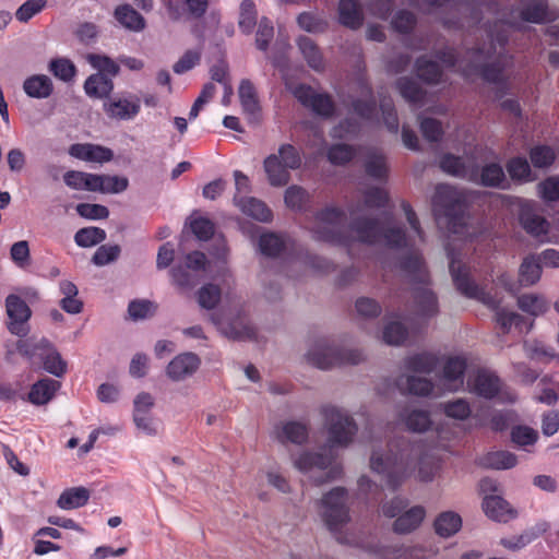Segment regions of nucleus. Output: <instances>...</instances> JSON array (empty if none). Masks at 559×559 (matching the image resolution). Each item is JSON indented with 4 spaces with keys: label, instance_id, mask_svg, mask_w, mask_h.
Wrapping results in <instances>:
<instances>
[{
    "label": "nucleus",
    "instance_id": "obj_3",
    "mask_svg": "<svg viewBox=\"0 0 559 559\" xmlns=\"http://www.w3.org/2000/svg\"><path fill=\"white\" fill-rule=\"evenodd\" d=\"M369 466L389 486L395 487L409 477L431 481L439 463L436 457L423 454L417 448L389 443L383 449H372Z\"/></svg>",
    "mask_w": 559,
    "mask_h": 559
},
{
    "label": "nucleus",
    "instance_id": "obj_37",
    "mask_svg": "<svg viewBox=\"0 0 559 559\" xmlns=\"http://www.w3.org/2000/svg\"><path fill=\"white\" fill-rule=\"evenodd\" d=\"M402 97L416 107H423L427 104L426 93L412 79L402 78L396 83Z\"/></svg>",
    "mask_w": 559,
    "mask_h": 559
},
{
    "label": "nucleus",
    "instance_id": "obj_19",
    "mask_svg": "<svg viewBox=\"0 0 559 559\" xmlns=\"http://www.w3.org/2000/svg\"><path fill=\"white\" fill-rule=\"evenodd\" d=\"M413 314L420 321H427L439 312V305L436 295L427 286H419L414 289Z\"/></svg>",
    "mask_w": 559,
    "mask_h": 559
},
{
    "label": "nucleus",
    "instance_id": "obj_48",
    "mask_svg": "<svg viewBox=\"0 0 559 559\" xmlns=\"http://www.w3.org/2000/svg\"><path fill=\"white\" fill-rule=\"evenodd\" d=\"M440 409L447 417L455 420H465L472 413L469 403L464 399H455L441 403Z\"/></svg>",
    "mask_w": 559,
    "mask_h": 559
},
{
    "label": "nucleus",
    "instance_id": "obj_42",
    "mask_svg": "<svg viewBox=\"0 0 559 559\" xmlns=\"http://www.w3.org/2000/svg\"><path fill=\"white\" fill-rule=\"evenodd\" d=\"M95 192L116 194L123 192L128 188L129 180L122 176L95 174Z\"/></svg>",
    "mask_w": 559,
    "mask_h": 559
},
{
    "label": "nucleus",
    "instance_id": "obj_24",
    "mask_svg": "<svg viewBox=\"0 0 559 559\" xmlns=\"http://www.w3.org/2000/svg\"><path fill=\"white\" fill-rule=\"evenodd\" d=\"M69 154L74 158L91 163H105L112 158V152L109 148L91 143L73 144L69 148Z\"/></svg>",
    "mask_w": 559,
    "mask_h": 559
},
{
    "label": "nucleus",
    "instance_id": "obj_22",
    "mask_svg": "<svg viewBox=\"0 0 559 559\" xmlns=\"http://www.w3.org/2000/svg\"><path fill=\"white\" fill-rule=\"evenodd\" d=\"M377 555L380 559H428L435 551L424 545L382 546Z\"/></svg>",
    "mask_w": 559,
    "mask_h": 559
},
{
    "label": "nucleus",
    "instance_id": "obj_5",
    "mask_svg": "<svg viewBox=\"0 0 559 559\" xmlns=\"http://www.w3.org/2000/svg\"><path fill=\"white\" fill-rule=\"evenodd\" d=\"M440 166L445 173L467 179L475 183L501 189H506L508 187L504 171L497 163L484 166L479 173L477 165L472 157L447 155L441 159Z\"/></svg>",
    "mask_w": 559,
    "mask_h": 559
},
{
    "label": "nucleus",
    "instance_id": "obj_35",
    "mask_svg": "<svg viewBox=\"0 0 559 559\" xmlns=\"http://www.w3.org/2000/svg\"><path fill=\"white\" fill-rule=\"evenodd\" d=\"M238 94L243 112L250 116L252 120H257L260 105L252 83L248 80H242Z\"/></svg>",
    "mask_w": 559,
    "mask_h": 559
},
{
    "label": "nucleus",
    "instance_id": "obj_64",
    "mask_svg": "<svg viewBox=\"0 0 559 559\" xmlns=\"http://www.w3.org/2000/svg\"><path fill=\"white\" fill-rule=\"evenodd\" d=\"M537 438V431L527 426H518L511 431L512 441L521 448L533 445Z\"/></svg>",
    "mask_w": 559,
    "mask_h": 559
},
{
    "label": "nucleus",
    "instance_id": "obj_29",
    "mask_svg": "<svg viewBox=\"0 0 559 559\" xmlns=\"http://www.w3.org/2000/svg\"><path fill=\"white\" fill-rule=\"evenodd\" d=\"M408 331L397 316L384 318V326L381 333L382 341L388 345H401L406 341Z\"/></svg>",
    "mask_w": 559,
    "mask_h": 559
},
{
    "label": "nucleus",
    "instance_id": "obj_59",
    "mask_svg": "<svg viewBox=\"0 0 559 559\" xmlns=\"http://www.w3.org/2000/svg\"><path fill=\"white\" fill-rule=\"evenodd\" d=\"M362 94L364 98L353 103V112L361 119L371 120L377 109L374 104L370 100V88H364Z\"/></svg>",
    "mask_w": 559,
    "mask_h": 559
},
{
    "label": "nucleus",
    "instance_id": "obj_44",
    "mask_svg": "<svg viewBox=\"0 0 559 559\" xmlns=\"http://www.w3.org/2000/svg\"><path fill=\"white\" fill-rule=\"evenodd\" d=\"M298 48L307 60L309 67L316 71H320L324 67V61L321 51L312 39L306 36L299 37L297 41Z\"/></svg>",
    "mask_w": 559,
    "mask_h": 559
},
{
    "label": "nucleus",
    "instance_id": "obj_2",
    "mask_svg": "<svg viewBox=\"0 0 559 559\" xmlns=\"http://www.w3.org/2000/svg\"><path fill=\"white\" fill-rule=\"evenodd\" d=\"M547 19L546 0H523L521 8L510 13L508 21H499L486 29L490 43L466 53L456 60L452 50L438 56L443 67H457L467 79L478 75L488 83L506 87L504 70L512 62L511 57L503 53V45L508 39L507 26L518 28L523 22L542 23Z\"/></svg>",
    "mask_w": 559,
    "mask_h": 559
},
{
    "label": "nucleus",
    "instance_id": "obj_54",
    "mask_svg": "<svg viewBox=\"0 0 559 559\" xmlns=\"http://www.w3.org/2000/svg\"><path fill=\"white\" fill-rule=\"evenodd\" d=\"M197 297L201 308L211 310L217 306L221 299V289L216 285L207 284L199 289Z\"/></svg>",
    "mask_w": 559,
    "mask_h": 559
},
{
    "label": "nucleus",
    "instance_id": "obj_10",
    "mask_svg": "<svg viewBox=\"0 0 559 559\" xmlns=\"http://www.w3.org/2000/svg\"><path fill=\"white\" fill-rule=\"evenodd\" d=\"M322 415L328 436L325 448L333 453H336L337 449L347 448L358 431L354 418L347 411L335 406L323 407Z\"/></svg>",
    "mask_w": 559,
    "mask_h": 559
},
{
    "label": "nucleus",
    "instance_id": "obj_61",
    "mask_svg": "<svg viewBox=\"0 0 559 559\" xmlns=\"http://www.w3.org/2000/svg\"><path fill=\"white\" fill-rule=\"evenodd\" d=\"M44 368L49 373L56 377H61L66 372V362L62 360L58 352L49 347L45 352Z\"/></svg>",
    "mask_w": 559,
    "mask_h": 559
},
{
    "label": "nucleus",
    "instance_id": "obj_23",
    "mask_svg": "<svg viewBox=\"0 0 559 559\" xmlns=\"http://www.w3.org/2000/svg\"><path fill=\"white\" fill-rule=\"evenodd\" d=\"M467 388L471 392L485 397H493L500 390L499 378L486 370H479L474 377L467 380Z\"/></svg>",
    "mask_w": 559,
    "mask_h": 559
},
{
    "label": "nucleus",
    "instance_id": "obj_18",
    "mask_svg": "<svg viewBox=\"0 0 559 559\" xmlns=\"http://www.w3.org/2000/svg\"><path fill=\"white\" fill-rule=\"evenodd\" d=\"M7 314L9 317L8 328L11 333L23 336L27 333V320L31 316L28 306L20 297L9 295L5 300Z\"/></svg>",
    "mask_w": 559,
    "mask_h": 559
},
{
    "label": "nucleus",
    "instance_id": "obj_33",
    "mask_svg": "<svg viewBox=\"0 0 559 559\" xmlns=\"http://www.w3.org/2000/svg\"><path fill=\"white\" fill-rule=\"evenodd\" d=\"M90 491L84 487H72L63 490L57 500V506L62 510L78 509L87 503Z\"/></svg>",
    "mask_w": 559,
    "mask_h": 559
},
{
    "label": "nucleus",
    "instance_id": "obj_17",
    "mask_svg": "<svg viewBox=\"0 0 559 559\" xmlns=\"http://www.w3.org/2000/svg\"><path fill=\"white\" fill-rule=\"evenodd\" d=\"M466 359L462 356L448 357L443 364L439 378L442 388L449 392H455L464 385Z\"/></svg>",
    "mask_w": 559,
    "mask_h": 559
},
{
    "label": "nucleus",
    "instance_id": "obj_28",
    "mask_svg": "<svg viewBox=\"0 0 559 559\" xmlns=\"http://www.w3.org/2000/svg\"><path fill=\"white\" fill-rule=\"evenodd\" d=\"M338 21L345 27L358 29L364 23V13L357 0H340Z\"/></svg>",
    "mask_w": 559,
    "mask_h": 559
},
{
    "label": "nucleus",
    "instance_id": "obj_56",
    "mask_svg": "<svg viewBox=\"0 0 559 559\" xmlns=\"http://www.w3.org/2000/svg\"><path fill=\"white\" fill-rule=\"evenodd\" d=\"M49 70L56 78L64 82L71 81L76 73L75 66L67 58H58L51 60L49 63Z\"/></svg>",
    "mask_w": 559,
    "mask_h": 559
},
{
    "label": "nucleus",
    "instance_id": "obj_34",
    "mask_svg": "<svg viewBox=\"0 0 559 559\" xmlns=\"http://www.w3.org/2000/svg\"><path fill=\"white\" fill-rule=\"evenodd\" d=\"M60 388V383L53 379H41L33 384L28 394L29 401L36 405L48 403Z\"/></svg>",
    "mask_w": 559,
    "mask_h": 559
},
{
    "label": "nucleus",
    "instance_id": "obj_15",
    "mask_svg": "<svg viewBox=\"0 0 559 559\" xmlns=\"http://www.w3.org/2000/svg\"><path fill=\"white\" fill-rule=\"evenodd\" d=\"M201 359L194 353L175 356L166 366L165 373L174 382H182L192 377L200 368Z\"/></svg>",
    "mask_w": 559,
    "mask_h": 559
},
{
    "label": "nucleus",
    "instance_id": "obj_11",
    "mask_svg": "<svg viewBox=\"0 0 559 559\" xmlns=\"http://www.w3.org/2000/svg\"><path fill=\"white\" fill-rule=\"evenodd\" d=\"M302 164L300 152L292 144H282L277 153L270 154L263 162V168L272 187H284L290 180L289 170L298 169Z\"/></svg>",
    "mask_w": 559,
    "mask_h": 559
},
{
    "label": "nucleus",
    "instance_id": "obj_45",
    "mask_svg": "<svg viewBox=\"0 0 559 559\" xmlns=\"http://www.w3.org/2000/svg\"><path fill=\"white\" fill-rule=\"evenodd\" d=\"M437 366V358L432 354L423 353L408 357L405 360V369L419 374L431 373Z\"/></svg>",
    "mask_w": 559,
    "mask_h": 559
},
{
    "label": "nucleus",
    "instance_id": "obj_47",
    "mask_svg": "<svg viewBox=\"0 0 559 559\" xmlns=\"http://www.w3.org/2000/svg\"><path fill=\"white\" fill-rule=\"evenodd\" d=\"M63 180L71 189L95 192V174L70 170L64 174Z\"/></svg>",
    "mask_w": 559,
    "mask_h": 559
},
{
    "label": "nucleus",
    "instance_id": "obj_13",
    "mask_svg": "<svg viewBox=\"0 0 559 559\" xmlns=\"http://www.w3.org/2000/svg\"><path fill=\"white\" fill-rule=\"evenodd\" d=\"M519 221L524 230L532 237L539 239L542 242L559 243L558 239L548 237V221L537 213L530 201H521Z\"/></svg>",
    "mask_w": 559,
    "mask_h": 559
},
{
    "label": "nucleus",
    "instance_id": "obj_27",
    "mask_svg": "<svg viewBox=\"0 0 559 559\" xmlns=\"http://www.w3.org/2000/svg\"><path fill=\"white\" fill-rule=\"evenodd\" d=\"M426 516L421 506H415L401 513L393 523V531L397 534H409L417 530Z\"/></svg>",
    "mask_w": 559,
    "mask_h": 559
},
{
    "label": "nucleus",
    "instance_id": "obj_40",
    "mask_svg": "<svg viewBox=\"0 0 559 559\" xmlns=\"http://www.w3.org/2000/svg\"><path fill=\"white\" fill-rule=\"evenodd\" d=\"M518 307L533 317H539L547 312L549 304L547 299L537 294H524L518 298Z\"/></svg>",
    "mask_w": 559,
    "mask_h": 559
},
{
    "label": "nucleus",
    "instance_id": "obj_38",
    "mask_svg": "<svg viewBox=\"0 0 559 559\" xmlns=\"http://www.w3.org/2000/svg\"><path fill=\"white\" fill-rule=\"evenodd\" d=\"M485 513L495 521H508L513 516L509 503L499 496H487L484 499Z\"/></svg>",
    "mask_w": 559,
    "mask_h": 559
},
{
    "label": "nucleus",
    "instance_id": "obj_60",
    "mask_svg": "<svg viewBox=\"0 0 559 559\" xmlns=\"http://www.w3.org/2000/svg\"><path fill=\"white\" fill-rule=\"evenodd\" d=\"M257 23V11L251 0H243L240 5L239 27L250 33Z\"/></svg>",
    "mask_w": 559,
    "mask_h": 559
},
{
    "label": "nucleus",
    "instance_id": "obj_53",
    "mask_svg": "<svg viewBox=\"0 0 559 559\" xmlns=\"http://www.w3.org/2000/svg\"><path fill=\"white\" fill-rule=\"evenodd\" d=\"M366 173L376 179H383L386 177L388 167L384 156L378 152L368 154L365 162Z\"/></svg>",
    "mask_w": 559,
    "mask_h": 559
},
{
    "label": "nucleus",
    "instance_id": "obj_20",
    "mask_svg": "<svg viewBox=\"0 0 559 559\" xmlns=\"http://www.w3.org/2000/svg\"><path fill=\"white\" fill-rule=\"evenodd\" d=\"M275 440L285 444H304L309 437L308 427L296 420H284L278 423L273 429V436Z\"/></svg>",
    "mask_w": 559,
    "mask_h": 559
},
{
    "label": "nucleus",
    "instance_id": "obj_1",
    "mask_svg": "<svg viewBox=\"0 0 559 559\" xmlns=\"http://www.w3.org/2000/svg\"><path fill=\"white\" fill-rule=\"evenodd\" d=\"M409 230L405 231L397 227L391 219L384 222L358 221L350 226V235H345L346 216L334 207H328L319 212L312 225L309 227L316 240L331 242L349 247L357 240L366 243L384 245L391 248H406L409 254L401 264V267L408 273L414 281L425 284L428 274L421 257L414 250L418 242L423 241V233L419 227L416 214L406 203L403 204Z\"/></svg>",
    "mask_w": 559,
    "mask_h": 559
},
{
    "label": "nucleus",
    "instance_id": "obj_8",
    "mask_svg": "<svg viewBox=\"0 0 559 559\" xmlns=\"http://www.w3.org/2000/svg\"><path fill=\"white\" fill-rule=\"evenodd\" d=\"M336 457L337 454L324 445L320 452L304 450L293 454L290 459L296 469L309 475L319 485L340 475L341 467L336 464Z\"/></svg>",
    "mask_w": 559,
    "mask_h": 559
},
{
    "label": "nucleus",
    "instance_id": "obj_7",
    "mask_svg": "<svg viewBox=\"0 0 559 559\" xmlns=\"http://www.w3.org/2000/svg\"><path fill=\"white\" fill-rule=\"evenodd\" d=\"M317 512L326 528L341 543L349 539L343 536V531L350 522L348 495L344 488L336 487L325 493L316 503Z\"/></svg>",
    "mask_w": 559,
    "mask_h": 559
},
{
    "label": "nucleus",
    "instance_id": "obj_26",
    "mask_svg": "<svg viewBox=\"0 0 559 559\" xmlns=\"http://www.w3.org/2000/svg\"><path fill=\"white\" fill-rule=\"evenodd\" d=\"M400 421L413 432H424L431 426L428 411L406 406L399 415Z\"/></svg>",
    "mask_w": 559,
    "mask_h": 559
},
{
    "label": "nucleus",
    "instance_id": "obj_4",
    "mask_svg": "<svg viewBox=\"0 0 559 559\" xmlns=\"http://www.w3.org/2000/svg\"><path fill=\"white\" fill-rule=\"evenodd\" d=\"M448 257L449 270L456 289L464 296L476 299L495 310L496 321L504 333H508L512 325L522 330V325L525 324V332L532 329L533 322L526 323L521 314L501 307L502 298L497 293L486 292L472 281L466 253L448 248Z\"/></svg>",
    "mask_w": 559,
    "mask_h": 559
},
{
    "label": "nucleus",
    "instance_id": "obj_58",
    "mask_svg": "<svg viewBox=\"0 0 559 559\" xmlns=\"http://www.w3.org/2000/svg\"><path fill=\"white\" fill-rule=\"evenodd\" d=\"M297 23L299 27L308 33H322L326 29L328 23L324 19L310 13L304 12L298 15Z\"/></svg>",
    "mask_w": 559,
    "mask_h": 559
},
{
    "label": "nucleus",
    "instance_id": "obj_50",
    "mask_svg": "<svg viewBox=\"0 0 559 559\" xmlns=\"http://www.w3.org/2000/svg\"><path fill=\"white\" fill-rule=\"evenodd\" d=\"M106 239V231L99 227H85L75 233L74 240L79 247L88 248Z\"/></svg>",
    "mask_w": 559,
    "mask_h": 559
},
{
    "label": "nucleus",
    "instance_id": "obj_41",
    "mask_svg": "<svg viewBox=\"0 0 559 559\" xmlns=\"http://www.w3.org/2000/svg\"><path fill=\"white\" fill-rule=\"evenodd\" d=\"M399 385L408 393L419 396H427L433 392L435 385L427 378L418 376H403L399 379Z\"/></svg>",
    "mask_w": 559,
    "mask_h": 559
},
{
    "label": "nucleus",
    "instance_id": "obj_55",
    "mask_svg": "<svg viewBox=\"0 0 559 559\" xmlns=\"http://www.w3.org/2000/svg\"><path fill=\"white\" fill-rule=\"evenodd\" d=\"M309 194L299 186H290L286 189L284 201L287 207L294 211L302 210L304 205L308 202Z\"/></svg>",
    "mask_w": 559,
    "mask_h": 559
},
{
    "label": "nucleus",
    "instance_id": "obj_16",
    "mask_svg": "<svg viewBox=\"0 0 559 559\" xmlns=\"http://www.w3.org/2000/svg\"><path fill=\"white\" fill-rule=\"evenodd\" d=\"M294 96L307 108L317 115L328 117L334 110L331 98L325 94H319L310 86L298 85L292 88Z\"/></svg>",
    "mask_w": 559,
    "mask_h": 559
},
{
    "label": "nucleus",
    "instance_id": "obj_25",
    "mask_svg": "<svg viewBox=\"0 0 559 559\" xmlns=\"http://www.w3.org/2000/svg\"><path fill=\"white\" fill-rule=\"evenodd\" d=\"M234 204L247 216L259 222L267 223L272 219V211L261 200L253 197H234Z\"/></svg>",
    "mask_w": 559,
    "mask_h": 559
},
{
    "label": "nucleus",
    "instance_id": "obj_6",
    "mask_svg": "<svg viewBox=\"0 0 559 559\" xmlns=\"http://www.w3.org/2000/svg\"><path fill=\"white\" fill-rule=\"evenodd\" d=\"M469 195L451 186L440 185L432 199V211L439 225L454 234L461 233L464 225V209Z\"/></svg>",
    "mask_w": 559,
    "mask_h": 559
},
{
    "label": "nucleus",
    "instance_id": "obj_14",
    "mask_svg": "<svg viewBox=\"0 0 559 559\" xmlns=\"http://www.w3.org/2000/svg\"><path fill=\"white\" fill-rule=\"evenodd\" d=\"M104 111L114 120H133L141 110V99L133 94L118 96L104 103Z\"/></svg>",
    "mask_w": 559,
    "mask_h": 559
},
{
    "label": "nucleus",
    "instance_id": "obj_32",
    "mask_svg": "<svg viewBox=\"0 0 559 559\" xmlns=\"http://www.w3.org/2000/svg\"><path fill=\"white\" fill-rule=\"evenodd\" d=\"M59 289L63 296L60 300V307L70 314H78L83 309V302L78 298V287L70 281H61Z\"/></svg>",
    "mask_w": 559,
    "mask_h": 559
},
{
    "label": "nucleus",
    "instance_id": "obj_52",
    "mask_svg": "<svg viewBox=\"0 0 559 559\" xmlns=\"http://www.w3.org/2000/svg\"><path fill=\"white\" fill-rule=\"evenodd\" d=\"M86 60L94 69L99 71L98 73L107 76H116L119 73V64L107 56L90 53L86 56Z\"/></svg>",
    "mask_w": 559,
    "mask_h": 559
},
{
    "label": "nucleus",
    "instance_id": "obj_62",
    "mask_svg": "<svg viewBox=\"0 0 559 559\" xmlns=\"http://www.w3.org/2000/svg\"><path fill=\"white\" fill-rule=\"evenodd\" d=\"M538 195L546 202L559 201V177H549L538 183Z\"/></svg>",
    "mask_w": 559,
    "mask_h": 559
},
{
    "label": "nucleus",
    "instance_id": "obj_30",
    "mask_svg": "<svg viewBox=\"0 0 559 559\" xmlns=\"http://www.w3.org/2000/svg\"><path fill=\"white\" fill-rule=\"evenodd\" d=\"M543 267L535 254L525 257L519 267L520 286L535 285L542 277Z\"/></svg>",
    "mask_w": 559,
    "mask_h": 559
},
{
    "label": "nucleus",
    "instance_id": "obj_63",
    "mask_svg": "<svg viewBox=\"0 0 559 559\" xmlns=\"http://www.w3.org/2000/svg\"><path fill=\"white\" fill-rule=\"evenodd\" d=\"M156 306L150 300H133L129 304L128 312L133 320H143L155 313Z\"/></svg>",
    "mask_w": 559,
    "mask_h": 559
},
{
    "label": "nucleus",
    "instance_id": "obj_51",
    "mask_svg": "<svg viewBox=\"0 0 559 559\" xmlns=\"http://www.w3.org/2000/svg\"><path fill=\"white\" fill-rule=\"evenodd\" d=\"M508 173L513 180L530 182L535 180L531 167L525 158L514 157L507 165Z\"/></svg>",
    "mask_w": 559,
    "mask_h": 559
},
{
    "label": "nucleus",
    "instance_id": "obj_46",
    "mask_svg": "<svg viewBox=\"0 0 559 559\" xmlns=\"http://www.w3.org/2000/svg\"><path fill=\"white\" fill-rule=\"evenodd\" d=\"M516 456L509 451H495L487 453L481 461L486 467L493 469H509L516 465Z\"/></svg>",
    "mask_w": 559,
    "mask_h": 559
},
{
    "label": "nucleus",
    "instance_id": "obj_57",
    "mask_svg": "<svg viewBox=\"0 0 559 559\" xmlns=\"http://www.w3.org/2000/svg\"><path fill=\"white\" fill-rule=\"evenodd\" d=\"M357 317L361 319H373L380 316L382 308L379 302L369 297H360L355 302Z\"/></svg>",
    "mask_w": 559,
    "mask_h": 559
},
{
    "label": "nucleus",
    "instance_id": "obj_21",
    "mask_svg": "<svg viewBox=\"0 0 559 559\" xmlns=\"http://www.w3.org/2000/svg\"><path fill=\"white\" fill-rule=\"evenodd\" d=\"M211 319L218 331L228 338L245 340L253 335L252 328L243 317L238 316L234 319H225L213 314Z\"/></svg>",
    "mask_w": 559,
    "mask_h": 559
},
{
    "label": "nucleus",
    "instance_id": "obj_12",
    "mask_svg": "<svg viewBox=\"0 0 559 559\" xmlns=\"http://www.w3.org/2000/svg\"><path fill=\"white\" fill-rule=\"evenodd\" d=\"M207 260L204 253L193 251L185 257L183 263L171 270V277L176 285L182 288H191L198 282L200 272L206 270Z\"/></svg>",
    "mask_w": 559,
    "mask_h": 559
},
{
    "label": "nucleus",
    "instance_id": "obj_31",
    "mask_svg": "<svg viewBox=\"0 0 559 559\" xmlns=\"http://www.w3.org/2000/svg\"><path fill=\"white\" fill-rule=\"evenodd\" d=\"M23 90L29 97L47 98L52 93V82L45 74H35L24 81Z\"/></svg>",
    "mask_w": 559,
    "mask_h": 559
},
{
    "label": "nucleus",
    "instance_id": "obj_36",
    "mask_svg": "<svg viewBox=\"0 0 559 559\" xmlns=\"http://www.w3.org/2000/svg\"><path fill=\"white\" fill-rule=\"evenodd\" d=\"M112 90L111 79L103 73L90 75L84 83V91L90 97L103 98L108 96Z\"/></svg>",
    "mask_w": 559,
    "mask_h": 559
},
{
    "label": "nucleus",
    "instance_id": "obj_49",
    "mask_svg": "<svg viewBox=\"0 0 559 559\" xmlns=\"http://www.w3.org/2000/svg\"><path fill=\"white\" fill-rule=\"evenodd\" d=\"M417 75L427 83L436 84L441 81L442 70L436 61L420 58L416 62Z\"/></svg>",
    "mask_w": 559,
    "mask_h": 559
},
{
    "label": "nucleus",
    "instance_id": "obj_9",
    "mask_svg": "<svg viewBox=\"0 0 559 559\" xmlns=\"http://www.w3.org/2000/svg\"><path fill=\"white\" fill-rule=\"evenodd\" d=\"M365 355L358 348L338 346L328 341L313 343L307 354L306 360L322 370L347 365H358L364 361Z\"/></svg>",
    "mask_w": 559,
    "mask_h": 559
},
{
    "label": "nucleus",
    "instance_id": "obj_39",
    "mask_svg": "<svg viewBox=\"0 0 559 559\" xmlns=\"http://www.w3.org/2000/svg\"><path fill=\"white\" fill-rule=\"evenodd\" d=\"M461 526L462 519L453 511L441 513L435 521L436 533L441 537H450L456 534Z\"/></svg>",
    "mask_w": 559,
    "mask_h": 559
},
{
    "label": "nucleus",
    "instance_id": "obj_43",
    "mask_svg": "<svg viewBox=\"0 0 559 559\" xmlns=\"http://www.w3.org/2000/svg\"><path fill=\"white\" fill-rule=\"evenodd\" d=\"M115 16L122 26L130 31L140 32L145 26L143 16L128 4L118 7Z\"/></svg>",
    "mask_w": 559,
    "mask_h": 559
}]
</instances>
